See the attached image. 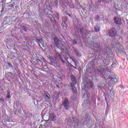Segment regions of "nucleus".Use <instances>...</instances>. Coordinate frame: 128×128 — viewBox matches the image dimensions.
Segmentation results:
<instances>
[{
	"label": "nucleus",
	"instance_id": "ddd939ff",
	"mask_svg": "<svg viewBox=\"0 0 128 128\" xmlns=\"http://www.w3.org/2000/svg\"><path fill=\"white\" fill-rule=\"evenodd\" d=\"M112 46L113 47L112 48H122V45H120V44L118 42H117L115 44H113Z\"/></svg>",
	"mask_w": 128,
	"mask_h": 128
},
{
	"label": "nucleus",
	"instance_id": "f704fd0d",
	"mask_svg": "<svg viewBox=\"0 0 128 128\" xmlns=\"http://www.w3.org/2000/svg\"><path fill=\"white\" fill-rule=\"evenodd\" d=\"M114 8H115V10H120L116 8V6H114Z\"/></svg>",
	"mask_w": 128,
	"mask_h": 128
},
{
	"label": "nucleus",
	"instance_id": "f03ea898",
	"mask_svg": "<svg viewBox=\"0 0 128 128\" xmlns=\"http://www.w3.org/2000/svg\"><path fill=\"white\" fill-rule=\"evenodd\" d=\"M61 52H63L61 54V56L60 55V54H57V56L58 58L60 60L61 62H62V64H65L66 62H64V60L62 58H64L65 60H68V58H70V60H72V57L70 56V54H68V50H66V48L64 49L62 48L60 50Z\"/></svg>",
	"mask_w": 128,
	"mask_h": 128
},
{
	"label": "nucleus",
	"instance_id": "39448f33",
	"mask_svg": "<svg viewBox=\"0 0 128 128\" xmlns=\"http://www.w3.org/2000/svg\"><path fill=\"white\" fill-rule=\"evenodd\" d=\"M71 80L73 84H70L71 88H72V92H74V94H76L78 90L76 86H74V84H76V79L74 75L71 76Z\"/></svg>",
	"mask_w": 128,
	"mask_h": 128
},
{
	"label": "nucleus",
	"instance_id": "e433bc0d",
	"mask_svg": "<svg viewBox=\"0 0 128 128\" xmlns=\"http://www.w3.org/2000/svg\"><path fill=\"white\" fill-rule=\"evenodd\" d=\"M6 2V0H2V2H4V4H5V2Z\"/></svg>",
	"mask_w": 128,
	"mask_h": 128
},
{
	"label": "nucleus",
	"instance_id": "c9c22d12",
	"mask_svg": "<svg viewBox=\"0 0 128 128\" xmlns=\"http://www.w3.org/2000/svg\"><path fill=\"white\" fill-rule=\"evenodd\" d=\"M0 100H1V102H4V98H0Z\"/></svg>",
	"mask_w": 128,
	"mask_h": 128
},
{
	"label": "nucleus",
	"instance_id": "473e14b6",
	"mask_svg": "<svg viewBox=\"0 0 128 128\" xmlns=\"http://www.w3.org/2000/svg\"><path fill=\"white\" fill-rule=\"evenodd\" d=\"M8 66H11V68H12V63L8 62Z\"/></svg>",
	"mask_w": 128,
	"mask_h": 128
},
{
	"label": "nucleus",
	"instance_id": "a878e982",
	"mask_svg": "<svg viewBox=\"0 0 128 128\" xmlns=\"http://www.w3.org/2000/svg\"><path fill=\"white\" fill-rule=\"evenodd\" d=\"M89 86H90V88H92V86H94V83H92V82H90L89 84Z\"/></svg>",
	"mask_w": 128,
	"mask_h": 128
},
{
	"label": "nucleus",
	"instance_id": "58836bf2",
	"mask_svg": "<svg viewBox=\"0 0 128 128\" xmlns=\"http://www.w3.org/2000/svg\"><path fill=\"white\" fill-rule=\"evenodd\" d=\"M68 16L70 18H72V16H70V14H68Z\"/></svg>",
	"mask_w": 128,
	"mask_h": 128
},
{
	"label": "nucleus",
	"instance_id": "6ab92c4d",
	"mask_svg": "<svg viewBox=\"0 0 128 128\" xmlns=\"http://www.w3.org/2000/svg\"><path fill=\"white\" fill-rule=\"evenodd\" d=\"M45 100L47 102L50 100V96L48 93L45 95Z\"/></svg>",
	"mask_w": 128,
	"mask_h": 128
},
{
	"label": "nucleus",
	"instance_id": "b1692460",
	"mask_svg": "<svg viewBox=\"0 0 128 128\" xmlns=\"http://www.w3.org/2000/svg\"><path fill=\"white\" fill-rule=\"evenodd\" d=\"M22 28L24 32H28V28H26V27L23 26L22 27Z\"/></svg>",
	"mask_w": 128,
	"mask_h": 128
},
{
	"label": "nucleus",
	"instance_id": "7c9ffc66",
	"mask_svg": "<svg viewBox=\"0 0 128 128\" xmlns=\"http://www.w3.org/2000/svg\"><path fill=\"white\" fill-rule=\"evenodd\" d=\"M76 56H82V54L76 52Z\"/></svg>",
	"mask_w": 128,
	"mask_h": 128
},
{
	"label": "nucleus",
	"instance_id": "412c9836",
	"mask_svg": "<svg viewBox=\"0 0 128 128\" xmlns=\"http://www.w3.org/2000/svg\"><path fill=\"white\" fill-rule=\"evenodd\" d=\"M86 122H90L92 120V118H90V116H88V115H86Z\"/></svg>",
	"mask_w": 128,
	"mask_h": 128
},
{
	"label": "nucleus",
	"instance_id": "6e6552de",
	"mask_svg": "<svg viewBox=\"0 0 128 128\" xmlns=\"http://www.w3.org/2000/svg\"><path fill=\"white\" fill-rule=\"evenodd\" d=\"M98 6H94L92 3H91V4H89V8L91 12H96L98 10Z\"/></svg>",
	"mask_w": 128,
	"mask_h": 128
},
{
	"label": "nucleus",
	"instance_id": "bb28decb",
	"mask_svg": "<svg viewBox=\"0 0 128 128\" xmlns=\"http://www.w3.org/2000/svg\"><path fill=\"white\" fill-rule=\"evenodd\" d=\"M74 100H76V97L75 96H74L72 98V102H74Z\"/></svg>",
	"mask_w": 128,
	"mask_h": 128
},
{
	"label": "nucleus",
	"instance_id": "423d86ee",
	"mask_svg": "<svg viewBox=\"0 0 128 128\" xmlns=\"http://www.w3.org/2000/svg\"><path fill=\"white\" fill-rule=\"evenodd\" d=\"M44 12L45 14L48 16H52V18H54V16L56 18V20H58V18H60V15L58 14V13L57 12H55L54 15V14H52V12L50 11L48 9L45 10Z\"/></svg>",
	"mask_w": 128,
	"mask_h": 128
},
{
	"label": "nucleus",
	"instance_id": "1a4fd4ad",
	"mask_svg": "<svg viewBox=\"0 0 128 128\" xmlns=\"http://www.w3.org/2000/svg\"><path fill=\"white\" fill-rule=\"evenodd\" d=\"M64 106L66 108V110H69L70 106V102H68V98H66L64 100Z\"/></svg>",
	"mask_w": 128,
	"mask_h": 128
},
{
	"label": "nucleus",
	"instance_id": "2eb2a0df",
	"mask_svg": "<svg viewBox=\"0 0 128 128\" xmlns=\"http://www.w3.org/2000/svg\"><path fill=\"white\" fill-rule=\"evenodd\" d=\"M74 118H72V119L70 118V120H68V126H74Z\"/></svg>",
	"mask_w": 128,
	"mask_h": 128
},
{
	"label": "nucleus",
	"instance_id": "f3484780",
	"mask_svg": "<svg viewBox=\"0 0 128 128\" xmlns=\"http://www.w3.org/2000/svg\"><path fill=\"white\" fill-rule=\"evenodd\" d=\"M117 82H118V80L116 79V78H110V82L111 84H116Z\"/></svg>",
	"mask_w": 128,
	"mask_h": 128
},
{
	"label": "nucleus",
	"instance_id": "0eeeda50",
	"mask_svg": "<svg viewBox=\"0 0 128 128\" xmlns=\"http://www.w3.org/2000/svg\"><path fill=\"white\" fill-rule=\"evenodd\" d=\"M30 56H32V58H36V60L40 62H41V60H44V58H42V56L40 55L38 56L36 52H30Z\"/></svg>",
	"mask_w": 128,
	"mask_h": 128
},
{
	"label": "nucleus",
	"instance_id": "a211bd4d",
	"mask_svg": "<svg viewBox=\"0 0 128 128\" xmlns=\"http://www.w3.org/2000/svg\"><path fill=\"white\" fill-rule=\"evenodd\" d=\"M54 42L56 46H57V48H59L58 46L59 40H58V38H56V37L54 38Z\"/></svg>",
	"mask_w": 128,
	"mask_h": 128
},
{
	"label": "nucleus",
	"instance_id": "2f4dec72",
	"mask_svg": "<svg viewBox=\"0 0 128 128\" xmlns=\"http://www.w3.org/2000/svg\"><path fill=\"white\" fill-rule=\"evenodd\" d=\"M70 62H66V66H68V67L70 66Z\"/></svg>",
	"mask_w": 128,
	"mask_h": 128
},
{
	"label": "nucleus",
	"instance_id": "9d476101",
	"mask_svg": "<svg viewBox=\"0 0 128 128\" xmlns=\"http://www.w3.org/2000/svg\"><path fill=\"white\" fill-rule=\"evenodd\" d=\"M108 35L110 36H111V38L116 36V32H114V28H112L109 30Z\"/></svg>",
	"mask_w": 128,
	"mask_h": 128
},
{
	"label": "nucleus",
	"instance_id": "c756f323",
	"mask_svg": "<svg viewBox=\"0 0 128 128\" xmlns=\"http://www.w3.org/2000/svg\"><path fill=\"white\" fill-rule=\"evenodd\" d=\"M36 42H38V44H40V42H41L42 40H40V39H36Z\"/></svg>",
	"mask_w": 128,
	"mask_h": 128
},
{
	"label": "nucleus",
	"instance_id": "7ed1b4c3",
	"mask_svg": "<svg viewBox=\"0 0 128 128\" xmlns=\"http://www.w3.org/2000/svg\"><path fill=\"white\" fill-rule=\"evenodd\" d=\"M42 50L45 54L50 56L49 60H50L51 61L52 65L54 66H58V62L56 58V56H50V55L52 54V52H50V50L48 48H46L45 49V50H44V49H42Z\"/></svg>",
	"mask_w": 128,
	"mask_h": 128
},
{
	"label": "nucleus",
	"instance_id": "4468645a",
	"mask_svg": "<svg viewBox=\"0 0 128 128\" xmlns=\"http://www.w3.org/2000/svg\"><path fill=\"white\" fill-rule=\"evenodd\" d=\"M10 22V18L8 17H5L4 20L3 22L4 24H8Z\"/></svg>",
	"mask_w": 128,
	"mask_h": 128
},
{
	"label": "nucleus",
	"instance_id": "aec40b11",
	"mask_svg": "<svg viewBox=\"0 0 128 128\" xmlns=\"http://www.w3.org/2000/svg\"><path fill=\"white\" fill-rule=\"evenodd\" d=\"M82 94H84V96L85 98H88V96L86 91V88H82Z\"/></svg>",
	"mask_w": 128,
	"mask_h": 128
},
{
	"label": "nucleus",
	"instance_id": "79ce46f5",
	"mask_svg": "<svg viewBox=\"0 0 128 128\" xmlns=\"http://www.w3.org/2000/svg\"><path fill=\"white\" fill-rule=\"evenodd\" d=\"M87 84H88V82H87Z\"/></svg>",
	"mask_w": 128,
	"mask_h": 128
},
{
	"label": "nucleus",
	"instance_id": "c85d7f7f",
	"mask_svg": "<svg viewBox=\"0 0 128 128\" xmlns=\"http://www.w3.org/2000/svg\"><path fill=\"white\" fill-rule=\"evenodd\" d=\"M102 20L104 22H106V20H108V18H106V16H104Z\"/></svg>",
	"mask_w": 128,
	"mask_h": 128
},
{
	"label": "nucleus",
	"instance_id": "ea45409f",
	"mask_svg": "<svg viewBox=\"0 0 128 128\" xmlns=\"http://www.w3.org/2000/svg\"><path fill=\"white\" fill-rule=\"evenodd\" d=\"M75 65L76 66V62H74Z\"/></svg>",
	"mask_w": 128,
	"mask_h": 128
},
{
	"label": "nucleus",
	"instance_id": "a19ab883",
	"mask_svg": "<svg viewBox=\"0 0 128 128\" xmlns=\"http://www.w3.org/2000/svg\"><path fill=\"white\" fill-rule=\"evenodd\" d=\"M70 66H74L72 65H70Z\"/></svg>",
	"mask_w": 128,
	"mask_h": 128
},
{
	"label": "nucleus",
	"instance_id": "393cba45",
	"mask_svg": "<svg viewBox=\"0 0 128 128\" xmlns=\"http://www.w3.org/2000/svg\"><path fill=\"white\" fill-rule=\"evenodd\" d=\"M10 98V93L8 92V93H7L6 98Z\"/></svg>",
	"mask_w": 128,
	"mask_h": 128
},
{
	"label": "nucleus",
	"instance_id": "cd10ccee",
	"mask_svg": "<svg viewBox=\"0 0 128 128\" xmlns=\"http://www.w3.org/2000/svg\"><path fill=\"white\" fill-rule=\"evenodd\" d=\"M60 5L62 6V8H64V10H66V5H62L60 1Z\"/></svg>",
	"mask_w": 128,
	"mask_h": 128
},
{
	"label": "nucleus",
	"instance_id": "9b49d317",
	"mask_svg": "<svg viewBox=\"0 0 128 128\" xmlns=\"http://www.w3.org/2000/svg\"><path fill=\"white\" fill-rule=\"evenodd\" d=\"M56 120V114L54 113L50 114L49 116V120H51L52 122H54Z\"/></svg>",
	"mask_w": 128,
	"mask_h": 128
},
{
	"label": "nucleus",
	"instance_id": "72a5a7b5",
	"mask_svg": "<svg viewBox=\"0 0 128 128\" xmlns=\"http://www.w3.org/2000/svg\"><path fill=\"white\" fill-rule=\"evenodd\" d=\"M14 6V4H10L9 6L10 8H12L13 6Z\"/></svg>",
	"mask_w": 128,
	"mask_h": 128
},
{
	"label": "nucleus",
	"instance_id": "5701e85b",
	"mask_svg": "<svg viewBox=\"0 0 128 128\" xmlns=\"http://www.w3.org/2000/svg\"><path fill=\"white\" fill-rule=\"evenodd\" d=\"M100 20V16L98 15H97L96 17V22H98Z\"/></svg>",
	"mask_w": 128,
	"mask_h": 128
},
{
	"label": "nucleus",
	"instance_id": "4be33fe9",
	"mask_svg": "<svg viewBox=\"0 0 128 128\" xmlns=\"http://www.w3.org/2000/svg\"><path fill=\"white\" fill-rule=\"evenodd\" d=\"M100 26H98V25H96L94 26L95 32H100Z\"/></svg>",
	"mask_w": 128,
	"mask_h": 128
},
{
	"label": "nucleus",
	"instance_id": "4c0bfd02",
	"mask_svg": "<svg viewBox=\"0 0 128 128\" xmlns=\"http://www.w3.org/2000/svg\"><path fill=\"white\" fill-rule=\"evenodd\" d=\"M126 8H128V2H126Z\"/></svg>",
	"mask_w": 128,
	"mask_h": 128
},
{
	"label": "nucleus",
	"instance_id": "20e7f679",
	"mask_svg": "<svg viewBox=\"0 0 128 128\" xmlns=\"http://www.w3.org/2000/svg\"><path fill=\"white\" fill-rule=\"evenodd\" d=\"M88 44L90 46H92L93 48H100V44L96 42V39L94 38H92L90 40V38H88Z\"/></svg>",
	"mask_w": 128,
	"mask_h": 128
},
{
	"label": "nucleus",
	"instance_id": "f8f14e48",
	"mask_svg": "<svg viewBox=\"0 0 128 128\" xmlns=\"http://www.w3.org/2000/svg\"><path fill=\"white\" fill-rule=\"evenodd\" d=\"M114 22L116 24H122V19L119 18L115 17L114 18Z\"/></svg>",
	"mask_w": 128,
	"mask_h": 128
},
{
	"label": "nucleus",
	"instance_id": "f257e3e1",
	"mask_svg": "<svg viewBox=\"0 0 128 128\" xmlns=\"http://www.w3.org/2000/svg\"><path fill=\"white\" fill-rule=\"evenodd\" d=\"M74 30H76V32H75V34H74V36H76V38L74 40L73 44H77L78 42H80V36L78 35V34H81L82 37L84 38H86V33L84 32V28H78V27L76 28V26H74Z\"/></svg>",
	"mask_w": 128,
	"mask_h": 128
},
{
	"label": "nucleus",
	"instance_id": "37998d69",
	"mask_svg": "<svg viewBox=\"0 0 128 128\" xmlns=\"http://www.w3.org/2000/svg\"><path fill=\"white\" fill-rule=\"evenodd\" d=\"M76 68V67H75V68Z\"/></svg>",
	"mask_w": 128,
	"mask_h": 128
},
{
	"label": "nucleus",
	"instance_id": "dca6fc26",
	"mask_svg": "<svg viewBox=\"0 0 128 128\" xmlns=\"http://www.w3.org/2000/svg\"><path fill=\"white\" fill-rule=\"evenodd\" d=\"M62 20H63V22H62V24L63 26L62 28H63V30H66V20H68V19L67 18L64 19V18H63ZM64 24H65V26H64Z\"/></svg>",
	"mask_w": 128,
	"mask_h": 128
}]
</instances>
